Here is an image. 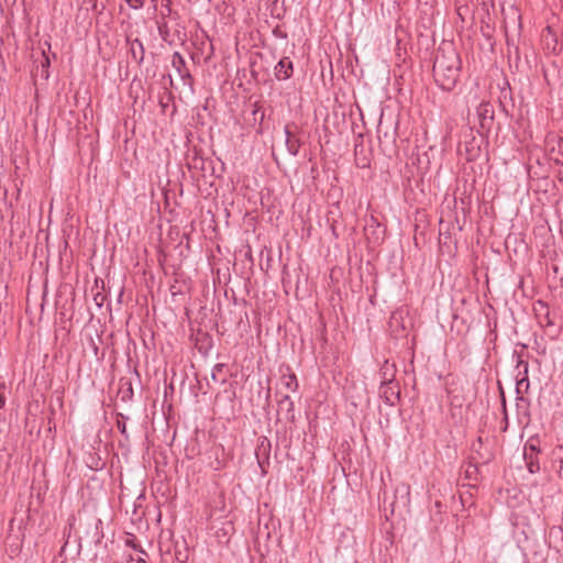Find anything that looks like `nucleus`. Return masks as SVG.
<instances>
[{
	"instance_id": "1",
	"label": "nucleus",
	"mask_w": 563,
	"mask_h": 563,
	"mask_svg": "<svg viewBox=\"0 0 563 563\" xmlns=\"http://www.w3.org/2000/svg\"><path fill=\"white\" fill-rule=\"evenodd\" d=\"M462 69L460 54L452 43H442L433 62V78L439 88L452 91L459 82Z\"/></svg>"
},
{
	"instance_id": "2",
	"label": "nucleus",
	"mask_w": 563,
	"mask_h": 563,
	"mask_svg": "<svg viewBox=\"0 0 563 563\" xmlns=\"http://www.w3.org/2000/svg\"><path fill=\"white\" fill-rule=\"evenodd\" d=\"M485 143L484 133L478 132L476 135L472 128L463 132V140L460 142L457 152L467 162H475L482 154V146Z\"/></svg>"
},
{
	"instance_id": "3",
	"label": "nucleus",
	"mask_w": 563,
	"mask_h": 563,
	"mask_svg": "<svg viewBox=\"0 0 563 563\" xmlns=\"http://www.w3.org/2000/svg\"><path fill=\"white\" fill-rule=\"evenodd\" d=\"M396 136H397V122L395 123L394 129L387 128L384 130L383 120H379L377 125V137L379 141V146L384 153H396Z\"/></svg>"
},
{
	"instance_id": "4",
	"label": "nucleus",
	"mask_w": 563,
	"mask_h": 563,
	"mask_svg": "<svg viewBox=\"0 0 563 563\" xmlns=\"http://www.w3.org/2000/svg\"><path fill=\"white\" fill-rule=\"evenodd\" d=\"M85 537L90 544L100 545L103 538V522L96 516H90L86 520Z\"/></svg>"
},
{
	"instance_id": "5",
	"label": "nucleus",
	"mask_w": 563,
	"mask_h": 563,
	"mask_svg": "<svg viewBox=\"0 0 563 563\" xmlns=\"http://www.w3.org/2000/svg\"><path fill=\"white\" fill-rule=\"evenodd\" d=\"M379 396L386 405L396 406L400 401L399 383L380 384Z\"/></svg>"
},
{
	"instance_id": "6",
	"label": "nucleus",
	"mask_w": 563,
	"mask_h": 563,
	"mask_svg": "<svg viewBox=\"0 0 563 563\" xmlns=\"http://www.w3.org/2000/svg\"><path fill=\"white\" fill-rule=\"evenodd\" d=\"M494 107L489 102H482L477 108L479 126L483 132H489L494 121Z\"/></svg>"
},
{
	"instance_id": "7",
	"label": "nucleus",
	"mask_w": 563,
	"mask_h": 563,
	"mask_svg": "<svg viewBox=\"0 0 563 563\" xmlns=\"http://www.w3.org/2000/svg\"><path fill=\"white\" fill-rule=\"evenodd\" d=\"M530 399L517 394L516 397V410H517V419L518 422L525 427H527L531 421L530 413Z\"/></svg>"
},
{
	"instance_id": "8",
	"label": "nucleus",
	"mask_w": 563,
	"mask_h": 563,
	"mask_svg": "<svg viewBox=\"0 0 563 563\" xmlns=\"http://www.w3.org/2000/svg\"><path fill=\"white\" fill-rule=\"evenodd\" d=\"M172 65L179 74L180 78L184 81V85H188L189 87H192V76L190 75L189 70L186 66V60L183 57V55L179 52H175L172 57Z\"/></svg>"
},
{
	"instance_id": "9",
	"label": "nucleus",
	"mask_w": 563,
	"mask_h": 563,
	"mask_svg": "<svg viewBox=\"0 0 563 563\" xmlns=\"http://www.w3.org/2000/svg\"><path fill=\"white\" fill-rule=\"evenodd\" d=\"M277 406V416L284 415L287 421L295 422V405L289 395H282Z\"/></svg>"
},
{
	"instance_id": "10",
	"label": "nucleus",
	"mask_w": 563,
	"mask_h": 563,
	"mask_svg": "<svg viewBox=\"0 0 563 563\" xmlns=\"http://www.w3.org/2000/svg\"><path fill=\"white\" fill-rule=\"evenodd\" d=\"M357 137L358 141L354 145L355 164L360 168H367L371 159L363 143V134H358Z\"/></svg>"
},
{
	"instance_id": "11",
	"label": "nucleus",
	"mask_w": 563,
	"mask_h": 563,
	"mask_svg": "<svg viewBox=\"0 0 563 563\" xmlns=\"http://www.w3.org/2000/svg\"><path fill=\"white\" fill-rule=\"evenodd\" d=\"M294 64L289 57H283L274 68L277 80H287L292 76Z\"/></svg>"
},
{
	"instance_id": "12",
	"label": "nucleus",
	"mask_w": 563,
	"mask_h": 563,
	"mask_svg": "<svg viewBox=\"0 0 563 563\" xmlns=\"http://www.w3.org/2000/svg\"><path fill=\"white\" fill-rule=\"evenodd\" d=\"M130 43V54L132 59L137 64L141 65L144 60L145 56V48L141 40L134 38L132 41H129Z\"/></svg>"
},
{
	"instance_id": "13",
	"label": "nucleus",
	"mask_w": 563,
	"mask_h": 563,
	"mask_svg": "<svg viewBox=\"0 0 563 563\" xmlns=\"http://www.w3.org/2000/svg\"><path fill=\"white\" fill-rule=\"evenodd\" d=\"M380 375V384H391L395 383L396 376V366L394 363H389L387 360L384 362L379 369Z\"/></svg>"
},
{
	"instance_id": "14",
	"label": "nucleus",
	"mask_w": 563,
	"mask_h": 563,
	"mask_svg": "<svg viewBox=\"0 0 563 563\" xmlns=\"http://www.w3.org/2000/svg\"><path fill=\"white\" fill-rule=\"evenodd\" d=\"M207 161L200 155L198 151H194V154L188 158L187 166L189 169H198L200 172L207 170Z\"/></svg>"
},
{
	"instance_id": "15",
	"label": "nucleus",
	"mask_w": 563,
	"mask_h": 563,
	"mask_svg": "<svg viewBox=\"0 0 563 563\" xmlns=\"http://www.w3.org/2000/svg\"><path fill=\"white\" fill-rule=\"evenodd\" d=\"M161 20H177L179 19V14L177 11L173 10L172 8V0H164L162 3V8L159 11V18Z\"/></svg>"
},
{
	"instance_id": "16",
	"label": "nucleus",
	"mask_w": 563,
	"mask_h": 563,
	"mask_svg": "<svg viewBox=\"0 0 563 563\" xmlns=\"http://www.w3.org/2000/svg\"><path fill=\"white\" fill-rule=\"evenodd\" d=\"M389 324L397 335L400 334V331L404 332L406 330V327L402 323V313L400 311L393 312Z\"/></svg>"
},
{
	"instance_id": "17",
	"label": "nucleus",
	"mask_w": 563,
	"mask_h": 563,
	"mask_svg": "<svg viewBox=\"0 0 563 563\" xmlns=\"http://www.w3.org/2000/svg\"><path fill=\"white\" fill-rule=\"evenodd\" d=\"M156 25H157V30H158V34H159L161 38L164 42H167V43L170 44L172 43V40H170V29H169L167 20L157 19L156 20Z\"/></svg>"
},
{
	"instance_id": "18",
	"label": "nucleus",
	"mask_w": 563,
	"mask_h": 563,
	"mask_svg": "<svg viewBox=\"0 0 563 563\" xmlns=\"http://www.w3.org/2000/svg\"><path fill=\"white\" fill-rule=\"evenodd\" d=\"M523 459H525L527 468L531 474L538 473L540 471V463H539L538 455H533L531 453L523 454Z\"/></svg>"
},
{
	"instance_id": "19",
	"label": "nucleus",
	"mask_w": 563,
	"mask_h": 563,
	"mask_svg": "<svg viewBox=\"0 0 563 563\" xmlns=\"http://www.w3.org/2000/svg\"><path fill=\"white\" fill-rule=\"evenodd\" d=\"M528 373H529V364L525 363V368H522V371H519V373L517 375V386H516L517 394H520V387L523 384H526V389L529 388Z\"/></svg>"
},
{
	"instance_id": "20",
	"label": "nucleus",
	"mask_w": 563,
	"mask_h": 563,
	"mask_svg": "<svg viewBox=\"0 0 563 563\" xmlns=\"http://www.w3.org/2000/svg\"><path fill=\"white\" fill-rule=\"evenodd\" d=\"M280 383L286 389H288L290 391H296L299 386L295 374L283 375L280 378Z\"/></svg>"
},
{
	"instance_id": "21",
	"label": "nucleus",
	"mask_w": 563,
	"mask_h": 563,
	"mask_svg": "<svg viewBox=\"0 0 563 563\" xmlns=\"http://www.w3.org/2000/svg\"><path fill=\"white\" fill-rule=\"evenodd\" d=\"M120 384H121L122 400L123 401L132 400V398H133L132 383L128 379L125 380L122 378V379H120Z\"/></svg>"
},
{
	"instance_id": "22",
	"label": "nucleus",
	"mask_w": 563,
	"mask_h": 563,
	"mask_svg": "<svg viewBox=\"0 0 563 563\" xmlns=\"http://www.w3.org/2000/svg\"><path fill=\"white\" fill-rule=\"evenodd\" d=\"M549 157L554 164L563 167V147L561 146V141L559 142L558 148L552 147L549 151Z\"/></svg>"
},
{
	"instance_id": "23",
	"label": "nucleus",
	"mask_w": 563,
	"mask_h": 563,
	"mask_svg": "<svg viewBox=\"0 0 563 563\" xmlns=\"http://www.w3.org/2000/svg\"><path fill=\"white\" fill-rule=\"evenodd\" d=\"M541 452L539 445H538V440H536L534 438H530L526 444H525V448H523V454H533V455H539Z\"/></svg>"
},
{
	"instance_id": "24",
	"label": "nucleus",
	"mask_w": 563,
	"mask_h": 563,
	"mask_svg": "<svg viewBox=\"0 0 563 563\" xmlns=\"http://www.w3.org/2000/svg\"><path fill=\"white\" fill-rule=\"evenodd\" d=\"M224 368V364H216L212 368V372H211V379L216 383H219V384H225L227 382V378L225 377H220L219 374L223 371Z\"/></svg>"
},
{
	"instance_id": "25",
	"label": "nucleus",
	"mask_w": 563,
	"mask_h": 563,
	"mask_svg": "<svg viewBox=\"0 0 563 563\" xmlns=\"http://www.w3.org/2000/svg\"><path fill=\"white\" fill-rule=\"evenodd\" d=\"M285 143L288 152L291 155L296 156L300 148V141L298 139L288 137V140H286Z\"/></svg>"
},
{
	"instance_id": "26",
	"label": "nucleus",
	"mask_w": 563,
	"mask_h": 563,
	"mask_svg": "<svg viewBox=\"0 0 563 563\" xmlns=\"http://www.w3.org/2000/svg\"><path fill=\"white\" fill-rule=\"evenodd\" d=\"M43 55V59L41 62V77L43 79H48L49 77V73H48V68H49V58L48 56H46L45 52L42 53Z\"/></svg>"
},
{
	"instance_id": "27",
	"label": "nucleus",
	"mask_w": 563,
	"mask_h": 563,
	"mask_svg": "<svg viewBox=\"0 0 563 563\" xmlns=\"http://www.w3.org/2000/svg\"><path fill=\"white\" fill-rule=\"evenodd\" d=\"M506 44H507V51H508V59L511 60V58H512L511 49H515V46H519V45H518V43H516L514 37H509V36H507V38H506Z\"/></svg>"
},
{
	"instance_id": "28",
	"label": "nucleus",
	"mask_w": 563,
	"mask_h": 563,
	"mask_svg": "<svg viewBox=\"0 0 563 563\" xmlns=\"http://www.w3.org/2000/svg\"><path fill=\"white\" fill-rule=\"evenodd\" d=\"M125 545L126 547H130L136 551H139L141 554H143L144 556H147L146 552L144 550L141 549V547L136 543L135 539L132 538V539H126L125 540Z\"/></svg>"
},
{
	"instance_id": "29",
	"label": "nucleus",
	"mask_w": 563,
	"mask_h": 563,
	"mask_svg": "<svg viewBox=\"0 0 563 563\" xmlns=\"http://www.w3.org/2000/svg\"><path fill=\"white\" fill-rule=\"evenodd\" d=\"M75 521H76V518L74 515L69 516L68 520H67V526L64 528V536H67V538H69L70 536V532L75 526Z\"/></svg>"
},
{
	"instance_id": "30",
	"label": "nucleus",
	"mask_w": 563,
	"mask_h": 563,
	"mask_svg": "<svg viewBox=\"0 0 563 563\" xmlns=\"http://www.w3.org/2000/svg\"><path fill=\"white\" fill-rule=\"evenodd\" d=\"M511 51H512V58H511V60H509V63L511 64L514 62L516 68H519L520 48H519V46H515V49H511Z\"/></svg>"
},
{
	"instance_id": "31",
	"label": "nucleus",
	"mask_w": 563,
	"mask_h": 563,
	"mask_svg": "<svg viewBox=\"0 0 563 563\" xmlns=\"http://www.w3.org/2000/svg\"><path fill=\"white\" fill-rule=\"evenodd\" d=\"M145 0H126L128 5L133 10H139L144 7Z\"/></svg>"
},
{
	"instance_id": "32",
	"label": "nucleus",
	"mask_w": 563,
	"mask_h": 563,
	"mask_svg": "<svg viewBox=\"0 0 563 563\" xmlns=\"http://www.w3.org/2000/svg\"><path fill=\"white\" fill-rule=\"evenodd\" d=\"M258 113H260V124H262L263 121H264V118H265V112H264V110L261 109V107L255 104V109L253 110V115L255 117L254 118L255 120H257V114Z\"/></svg>"
},
{
	"instance_id": "33",
	"label": "nucleus",
	"mask_w": 563,
	"mask_h": 563,
	"mask_svg": "<svg viewBox=\"0 0 563 563\" xmlns=\"http://www.w3.org/2000/svg\"><path fill=\"white\" fill-rule=\"evenodd\" d=\"M514 357H516L517 368H525V363L528 362L522 358V355L515 351Z\"/></svg>"
},
{
	"instance_id": "34",
	"label": "nucleus",
	"mask_w": 563,
	"mask_h": 563,
	"mask_svg": "<svg viewBox=\"0 0 563 563\" xmlns=\"http://www.w3.org/2000/svg\"><path fill=\"white\" fill-rule=\"evenodd\" d=\"M117 428L118 430L120 431V433L122 435H124L125 438H128V432H126V424H125V421L123 420H118L117 421Z\"/></svg>"
},
{
	"instance_id": "35",
	"label": "nucleus",
	"mask_w": 563,
	"mask_h": 563,
	"mask_svg": "<svg viewBox=\"0 0 563 563\" xmlns=\"http://www.w3.org/2000/svg\"><path fill=\"white\" fill-rule=\"evenodd\" d=\"M477 472V465L475 464H470L468 467L466 468L465 473H466V476L467 477H472L475 473Z\"/></svg>"
},
{
	"instance_id": "36",
	"label": "nucleus",
	"mask_w": 563,
	"mask_h": 563,
	"mask_svg": "<svg viewBox=\"0 0 563 563\" xmlns=\"http://www.w3.org/2000/svg\"><path fill=\"white\" fill-rule=\"evenodd\" d=\"M544 321H545V325L547 327H551L554 324V322L552 321V319L550 318V313L547 312V314L544 316Z\"/></svg>"
},
{
	"instance_id": "37",
	"label": "nucleus",
	"mask_w": 563,
	"mask_h": 563,
	"mask_svg": "<svg viewBox=\"0 0 563 563\" xmlns=\"http://www.w3.org/2000/svg\"><path fill=\"white\" fill-rule=\"evenodd\" d=\"M284 132H285L286 140H288V137H292L291 131L289 130L288 125L285 126Z\"/></svg>"
},
{
	"instance_id": "38",
	"label": "nucleus",
	"mask_w": 563,
	"mask_h": 563,
	"mask_svg": "<svg viewBox=\"0 0 563 563\" xmlns=\"http://www.w3.org/2000/svg\"><path fill=\"white\" fill-rule=\"evenodd\" d=\"M5 404V397L3 394L0 393V409L3 408Z\"/></svg>"
},
{
	"instance_id": "39",
	"label": "nucleus",
	"mask_w": 563,
	"mask_h": 563,
	"mask_svg": "<svg viewBox=\"0 0 563 563\" xmlns=\"http://www.w3.org/2000/svg\"><path fill=\"white\" fill-rule=\"evenodd\" d=\"M503 407H504V411H506V401H505V399L503 400ZM505 420L507 421V412H505Z\"/></svg>"
},
{
	"instance_id": "40",
	"label": "nucleus",
	"mask_w": 563,
	"mask_h": 563,
	"mask_svg": "<svg viewBox=\"0 0 563 563\" xmlns=\"http://www.w3.org/2000/svg\"><path fill=\"white\" fill-rule=\"evenodd\" d=\"M151 1H152V3H153V8H154V10H157V1H158V0H151Z\"/></svg>"
},
{
	"instance_id": "41",
	"label": "nucleus",
	"mask_w": 563,
	"mask_h": 563,
	"mask_svg": "<svg viewBox=\"0 0 563 563\" xmlns=\"http://www.w3.org/2000/svg\"><path fill=\"white\" fill-rule=\"evenodd\" d=\"M559 178H560V180H563V172L562 170L559 172Z\"/></svg>"
},
{
	"instance_id": "42",
	"label": "nucleus",
	"mask_w": 563,
	"mask_h": 563,
	"mask_svg": "<svg viewBox=\"0 0 563 563\" xmlns=\"http://www.w3.org/2000/svg\"><path fill=\"white\" fill-rule=\"evenodd\" d=\"M476 443H477L478 445H482V438H481V437H478V438H477Z\"/></svg>"
},
{
	"instance_id": "43",
	"label": "nucleus",
	"mask_w": 563,
	"mask_h": 563,
	"mask_svg": "<svg viewBox=\"0 0 563 563\" xmlns=\"http://www.w3.org/2000/svg\"><path fill=\"white\" fill-rule=\"evenodd\" d=\"M558 451H559L560 453H562V454H563V445H560V446L558 448Z\"/></svg>"
},
{
	"instance_id": "44",
	"label": "nucleus",
	"mask_w": 563,
	"mask_h": 563,
	"mask_svg": "<svg viewBox=\"0 0 563 563\" xmlns=\"http://www.w3.org/2000/svg\"><path fill=\"white\" fill-rule=\"evenodd\" d=\"M503 96L506 98V89L501 90Z\"/></svg>"
},
{
	"instance_id": "45",
	"label": "nucleus",
	"mask_w": 563,
	"mask_h": 563,
	"mask_svg": "<svg viewBox=\"0 0 563 563\" xmlns=\"http://www.w3.org/2000/svg\"><path fill=\"white\" fill-rule=\"evenodd\" d=\"M472 449H473V450H477V449H476V443H475V442L472 444Z\"/></svg>"
}]
</instances>
